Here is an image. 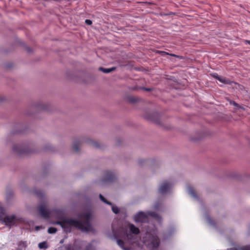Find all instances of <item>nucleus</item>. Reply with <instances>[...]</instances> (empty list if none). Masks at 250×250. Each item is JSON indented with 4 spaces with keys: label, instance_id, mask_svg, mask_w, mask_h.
<instances>
[{
    "label": "nucleus",
    "instance_id": "obj_20",
    "mask_svg": "<svg viewBox=\"0 0 250 250\" xmlns=\"http://www.w3.org/2000/svg\"><path fill=\"white\" fill-rule=\"evenodd\" d=\"M99 197H100V199L101 200V201H102L104 203H105L107 205H112V203L111 202L108 201L102 194L99 195Z\"/></svg>",
    "mask_w": 250,
    "mask_h": 250
},
{
    "label": "nucleus",
    "instance_id": "obj_27",
    "mask_svg": "<svg viewBox=\"0 0 250 250\" xmlns=\"http://www.w3.org/2000/svg\"><path fill=\"white\" fill-rule=\"evenodd\" d=\"M129 101L131 103H135L137 101V100L134 97H130L129 98Z\"/></svg>",
    "mask_w": 250,
    "mask_h": 250
},
{
    "label": "nucleus",
    "instance_id": "obj_19",
    "mask_svg": "<svg viewBox=\"0 0 250 250\" xmlns=\"http://www.w3.org/2000/svg\"><path fill=\"white\" fill-rule=\"evenodd\" d=\"M61 250H74L73 247L70 244L66 245L61 248Z\"/></svg>",
    "mask_w": 250,
    "mask_h": 250
},
{
    "label": "nucleus",
    "instance_id": "obj_30",
    "mask_svg": "<svg viewBox=\"0 0 250 250\" xmlns=\"http://www.w3.org/2000/svg\"><path fill=\"white\" fill-rule=\"evenodd\" d=\"M145 89L146 90V91H150V88H145Z\"/></svg>",
    "mask_w": 250,
    "mask_h": 250
},
{
    "label": "nucleus",
    "instance_id": "obj_3",
    "mask_svg": "<svg viewBox=\"0 0 250 250\" xmlns=\"http://www.w3.org/2000/svg\"><path fill=\"white\" fill-rule=\"evenodd\" d=\"M147 247L151 250L157 249L160 245V240L156 235L148 234V240L146 242Z\"/></svg>",
    "mask_w": 250,
    "mask_h": 250
},
{
    "label": "nucleus",
    "instance_id": "obj_15",
    "mask_svg": "<svg viewBox=\"0 0 250 250\" xmlns=\"http://www.w3.org/2000/svg\"><path fill=\"white\" fill-rule=\"evenodd\" d=\"M188 190L189 193L192 197H193L194 198H196L197 197L196 193L195 190L194 189V188L192 187H191L190 186H189L188 187Z\"/></svg>",
    "mask_w": 250,
    "mask_h": 250
},
{
    "label": "nucleus",
    "instance_id": "obj_13",
    "mask_svg": "<svg viewBox=\"0 0 250 250\" xmlns=\"http://www.w3.org/2000/svg\"><path fill=\"white\" fill-rule=\"evenodd\" d=\"M115 69H116V67H113L110 68H105L103 67H100L99 68V70H101V71L103 72L104 73H108L114 71V70H115Z\"/></svg>",
    "mask_w": 250,
    "mask_h": 250
},
{
    "label": "nucleus",
    "instance_id": "obj_16",
    "mask_svg": "<svg viewBox=\"0 0 250 250\" xmlns=\"http://www.w3.org/2000/svg\"><path fill=\"white\" fill-rule=\"evenodd\" d=\"M147 215L154 218L158 220L160 219V216L155 212L149 211L147 212Z\"/></svg>",
    "mask_w": 250,
    "mask_h": 250
},
{
    "label": "nucleus",
    "instance_id": "obj_7",
    "mask_svg": "<svg viewBox=\"0 0 250 250\" xmlns=\"http://www.w3.org/2000/svg\"><path fill=\"white\" fill-rule=\"evenodd\" d=\"M115 175L114 173L111 171H106L105 173V175L104 178V182H111L115 179Z\"/></svg>",
    "mask_w": 250,
    "mask_h": 250
},
{
    "label": "nucleus",
    "instance_id": "obj_1",
    "mask_svg": "<svg viewBox=\"0 0 250 250\" xmlns=\"http://www.w3.org/2000/svg\"><path fill=\"white\" fill-rule=\"evenodd\" d=\"M80 217L84 220L81 222L73 219L65 218L56 222V224L60 225L66 231L70 230L71 227L76 228L83 231H90L92 228L90 223L91 214L89 212L82 213Z\"/></svg>",
    "mask_w": 250,
    "mask_h": 250
},
{
    "label": "nucleus",
    "instance_id": "obj_9",
    "mask_svg": "<svg viewBox=\"0 0 250 250\" xmlns=\"http://www.w3.org/2000/svg\"><path fill=\"white\" fill-rule=\"evenodd\" d=\"M213 77L216 80H218L221 83H223L224 84H230L231 83L229 79L225 77H220L217 74H214L213 75Z\"/></svg>",
    "mask_w": 250,
    "mask_h": 250
},
{
    "label": "nucleus",
    "instance_id": "obj_12",
    "mask_svg": "<svg viewBox=\"0 0 250 250\" xmlns=\"http://www.w3.org/2000/svg\"><path fill=\"white\" fill-rule=\"evenodd\" d=\"M81 145V142L78 140L76 141L73 144L72 147L75 152L79 151V147Z\"/></svg>",
    "mask_w": 250,
    "mask_h": 250
},
{
    "label": "nucleus",
    "instance_id": "obj_22",
    "mask_svg": "<svg viewBox=\"0 0 250 250\" xmlns=\"http://www.w3.org/2000/svg\"><path fill=\"white\" fill-rule=\"evenodd\" d=\"M85 250H96V248L91 244H88L86 246Z\"/></svg>",
    "mask_w": 250,
    "mask_h": 250
},
{
    "label": "nucleus",
    "instance_id": "obj_17",
    "mask_svg": "<svg viewBox=\"0 0 250 250\" xmlns=\"http://www.w3.org/2000/svg\"><path fill=\"white\" fill-rule=\"evenodd\" d=\"M117 244L120 246L121 248L124 249V250H130L129 248H125L124 247V242L120 239H118L117 240Z\"/></svg>",
    "mask_w": 250,
    "mask_h": 250
},
{
    "label": "nucleus",
    "instance_id": "obj_25",
    "mask_svg": "<svg viewBox=\"0 0 250 250\" xmlns=\"http://www.w3.org/2000/svg\"><path fill=\"white\" fill-rule=\"evenodd\" d=\"M250 250V245L240 248V249H239V250Z\"/></svg>",
    "mask_w": 250,
    "mask_h": 250
},
{
    "label": "nucleus",
    "instance_id": "obj_2",
    "mask_svg": "<svg viewBox=\"0 0 250 250\" xmlns=\"http://www.w3.org/2000/svg\"><path fill=\"white\" fill-rule=\"evenodd\" d=\"M5 209L0 205V221L8 227H11L21 222V218H17L16 215H6L4 217Z\"/></svg>",
    "mask_w": 250,
    "mask_h": 250
},
{
    "label": "nucleus",
    "instance_id": "obj_29",
    "mask_svg": "<svg viewBox=\"0 0 250 250\" xmlns=\"http://www.w3.org/2000/svg\"><path fill=\"white\" fill-rule=\"evenodd\" d=\"M245 42L246 43H248V44H250V41H249V40H246V41H245Z\"/></svg>",
    "mask_w": 250,
    "mask_h": 250
},
{
    "label": "nucleus",
    "instance_id": "obj_28",
    "mask_svg": "<svg viewBox=\"0 0 250 250\" xmlns=\"http://www.w3.org/2000/svg\"><path fill=\"white\" fill-rule=\"evenodd\" d=\"M230 104L234 105L236 107H239V104H237L236 103H235V102H233V101L231 102Z\"/></svg>",
    "mask_w": 250,
    "mask_h": 250
},
{
    "label": "nucleus",
    "instance_id": "obj_24",
    "mask_svg": "<svg viewBox=\"0 0 250 250\" xmlns=\"http://www.w3.org/2000/svg\"><path fill=\"white\" fill-rule=\"evenodd\" d=\"M112 210L115 214H118L119 212L118 208L114 206H112Z\"/></svg>",
    "mask_w": 250,
    "mask_h": 250
},
{
    "label": "nucleus",
    "instance_id": "obj_14",
    "mask_svg": "<svg viewBox=\"0 0 250 250\" xmlns=\"http://www.w3.org/2000/svg\"><path fill=\"white\" fill-rule=\"evenodd\" d=\"M157 52L159 54H160L162 56H164L165 55H170L171 56L175 57L177 58H180V59L182 58V57L180 56H178V55H175V54H169L168 53H167V52H165V51H158Z\"/></svg>",
    "mask_w": 250,
    "mask_h": 250
},
{
    "label": "nucleus",
    "instance_id": "obj_10",
    "mask_svg": "<svg viewBox=\"0 0 250 250\" xmlns=\"http://www.w3.org/2000/svg\"><path fill=\"white\" fill-rule=\"evenodd\" d=\"M128 228L132 233L137 235L140 233V229L132 224H128Z\"/></svg>",
    "mask_w": 250,
    "mask_h": 250
},
{
    "label": "nucleus",
    "instance_id": "obj_33",
    "mask_svg": "<svg viewBox=\"0 0 250 250\" xmlns=\"http://www.w3.org/2000/svg\"><path fill=\"white\" fill-rule=\"evenodd\" d=\"M148 119H150V120L152 119L151 118H149Z\"/></svg>",
    "mask_w": 250,
    "mask_h": 250
},
{
    "label": "nucleus",
    "instance_id": "obj_5",
    "mask_svg": "<svg viewBox=\"0 0 250 250\" xmlns=\"http://www.w3.org/2000/svg\"><path fill=\"white\" fill-rule=\"evenodd\" d=\"M136 222H145L147 220V216L144 212H139L134 217Z\"/></svg>",
    "mask_w": 250,
    "mask_h": 250
},
{
    "label": "nucleus",
    "instance_id": "obj_4",
    "mask_svg": "<svg viewBox=\"0 0 250 250\" xmlns=\"http://www.w3.org/2000/svg\"><path fill=\"white\" fill-rule=\"evenodd\" d=\"M38 210L42 218L47 219L49 217L50 212L46 209L45 206L44 204L41 205L38 208Z\"/></svg>",
    "mask_w": 250,
    "mask_h": 250
},
{
    "label": "nucleus",
    "instance_id": "obj_8",
    "mask_svg": "<svg viewBox=\"0 0 250 250\" xmlns=\"http://www.w3.org/2000/svg\"><path fill=\"white\" fill-rule=\"evenodd\" d=\"M13 150L17 152V153L22 154H28L29 152L27 148L25 147H22L20 146H13Z\"/></svg>",
    "mask_w": 250,
    "mask_h": 250
},
{
    "label": "nucleus",
    "instance_id": "obj_21",
    "mask_svg": "<svg viewBox=\"0 0 250 250\" xmlns=\"http://www.w3.org/2000/svg\"><path fill=\"white\" fill-rule=\"evenodd\" d=\"M57 229L54 227H50L48 229V232L50 234H53L57 232Z\"/></svg>",
    "mask_w": 250,
    "mask_h": 250
},
{
    "label": "nucleus",
    "instance_id": "obj_6",
    "mask_svg": "<svg viewBox=\"0 0 250 250\" xmlns=\"http://www.w3.org/2000/svg\"><path fill=\"white\" fill-rule=\"evenodd\" d=\"M171 185L167 182H164L160 187L159 189V193L161 194L166 193L170 188Z\"/></svg>",
    "mask_w": 250,
    "mask_h": 250
},
{
    "label": "nucleus",
    "instance_id": "obj_31",
    "mask_svg": "<svg viewBox=\"0 0 250 250\" xmlns=\"http://www.w3.org/2000/svg\"><path fill=\"white\" fill-rule=\"evenodd\" d=\"M27 50L28 52H30V50L29 49V48H27Z\"/></svg>",
    "mask_w": 250,
    "mask_h": 250
},
{
    "label": "nucleus",
    "instance_id": "obj_32",
    "mask_svg": "<svg viewBox=\"0 0 250 250\" xmlns=\"http://www.w3.org/2000/svg\"><path fill=\"white\" fill-rule=\"evenodd\" d=\"M36 229H39V227H36Z\"/></svg>",
    "mask_w": 250,
    "mask_h": 250
},
{
    "label": "nucleus",
    "instance_id": "obj_26",
    "mask_svg": "<svg viewBox=\"0 0 250 250\" xmlns=\"http://www.w3.org/2000/svg\"><path fill=\"white\" fill-rule=\"evenodd\" d=\"M85 23L87 25H91L92 22L90 20L86 19L85 21Z\"/></svg>",
    "mask_w": 250,
    "mask_h": 250
},
{
    "label": "nucleus",
    "instance_id": "obj_11",
    "mask_svg": "<svg viewBox=\"0 0 250 250\" xmlns=\"http://www.w3.org/2000/svg\"><path fill=\"white\" fill-rule=\"evenodd\" d=\"M27 246V241H19L16 250H25Z\"/></svg>",
    "mask_w": 250,
    "mask_h": 250
},
{
    "label": "nucleus",
    "instance_id": "obj_18",
    "mask_svg": "<svg viewBox=\"0 0 250 250\" xmlns=\"http://www.w3.org/2000/svg\"><path fill=\"white\" fill-rule=\"evenodd\" d=\"M38 247L41 249H45L48 248L47 243L45 241L40 243L38 245Z\"/></svg>",
    "mask_w": 250,
    "mask_h": 250
},
{
    "label": "nucleus",
    "instance_id": "obj_23",
    "mask_svg": "<svg viewBox=\"0 0 250 250\" xmlns=\"http://www.w3.org/2000/svg\"><path fill=\"white\" fill-rule=\"evenodd\" d=\"M90 144L93 146L96 147V148L100 147V144L98 142L94 141H91Z\"/></svg>",
    "mask_w": 250,
    "mask_h": 250
}]
</instances>
